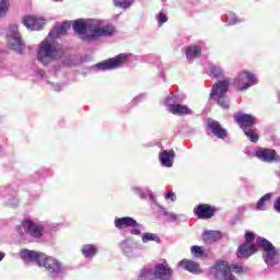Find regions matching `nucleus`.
Returning a JSON list of instances; mask_svg holds the SVG:
<instances>
[{"label":"nucleus","mask_w":280,"mask_h":280,"mask_svg":"<svg viewBox=\"0 0 280 280\" xmlns=\"http://www.w3.org/2000/svg\"><path fill=\"white\" fill-rule=\"evenodd\" d=\"M255 242V233L246 232L245 233V244H253Z\"/></svg>","instance_id":"f704fd0d"},{"label":"nucleus","mask_w":280,"mask_h":280,"mask_svg":"<svg viewBox=\"0 0 280 280\" xmlns=\"http://www.w3.org/2000/svg\"><path fill=\"white\" fill-rule=\"evenodd\" d=\"M168 110L172 113V115H177L179 117L184 115H194V110H191V108H189L187 105L183 104H171L168 106Z\"/></svg>","instance_id":"412c9836"},{"label":"nucleus","mask_w":280,"mask_h":280,"mask_svg":"<svg viewBox=\"0 0 280 280\" xmlns=\"http://www.w3.org/2000/svg\"><path fill=\"white\" fill-rule=\"evenodd\" d=\"M10 31L13 32L9 36V48L13 49V51H18V54H23L25 50V43L21 39V33H19L18 25H11Z\"/></svg>","instance_id":"6e6552de"},{"label":"nucleus","mask_w":280,"mask_h":280,"mask_svg":"<svg viewBox=\"0 0 280 280\" xmlns=\"http://www.w3.org/2000/svg\"><path fill=\"white\" fill-rule=\"evenodd\" d=\"M257 159H260V161H264V163H272L279 159V155L277 154V151L275 149H266L260 148L256 151Z\"/></svg>","instance_id":"dca6fc26"},{"label":"nucleus","mask_w":280,"mask_h":280,"mask_svg":"<svg viewBox=\"0 0 280 280\" xmlns=\"http://www.w3.org/2000/svg\"><path fill=\"white\" fill-rule=\"evenodd\" d=\"M207 126L209 130L212 132V135L217 137V139H226V137H229V132L226 131V129L222 127L220 121L214 120L212 118H208Z\"/></svg>","instance_id":"ddd939ff"},{"label":"nucleus","mask_w":280,"mask_h":280,"mask_svg":"<svg viewBox=\"0 0 280 280\" xmlns=\"http://www.w3.org/2000/svg\"><path fill=\"white\" fill-rule=\"evenodd\" d=\"M165 199L176 202V194L174 191H168L166 192Z\"/></svg>","instance_id":"e433bc0d"},{"label":"nucleus","mask_w":280,"mask_h":280,"mask_svg":"<svg viewBox=\"0 0 280 280\" xmlns=\"http://www.w3.org/2000/svg\"><path fill=\"white\" fill-rule=\"evenodd\" d=\"M5 257V253L0 252V261H2V259Z\"/></svg>","instance_id":"a19ab883"},{"label":"nucleus","mask_w":280,"mask_h":280,"mask_svg":"<svg viewBox=\"0 0 280 280\" xmlns=\"http://www.w3.org/2000/svg\"><path fill=\"white\" fill-rule=\"evenodd\" d=\"M210 72L214 78H222L224 70L215 65H210Z\"/></svg>","instance_id":"473e14b6"},{"label":"nucleus","mask_w":280,"mask_h":280,"mask_svg":"<svg viewBox=\"0 0 280 280\" xmlns=\"http://www.w3.org/2000/svg\"><path fill=\"white\" fill-rule=\"evenodd\" d=\"M222 238V234L218 231H206L202 234L203 242H218Z\"/></svg>","instance_id":"a878e982"},{"label":"nucleus","mask_w":280,"mask_h":280,"mask_svg":"<svg viewBox=\"0 0 280 280\" xmlns=\"http://www.w3.org/2000/svg\"><path fill=\"white\" fill-rule=\"evenodd\" d=\"M273 209L280 213V197L276 199V202L273 205Z\"/></svg>","instance_id":"4c0bfd02"},{"label":"nucleus","mask_w":280,"mask_h":280,"mask_svg":"<svg viewBox=\"0 0 280 280\" xmlns=\"http://www.w3.org/2000/svg\"><path fill=\"white\" fill-rule=\"evenodd\" d=\"M115 26L112 24H107L102 26V23L98 21H94V25L92 28V32L90 33V37H88V40H96V38H103V37H108L113 36L115 34Z\"/></svg>","instance_id":"423d86ee"},{"label":"nucleus","mask_w":280,"mask_h":280,"mask_svg":"<svg viewBox=\"0 0 280 280\" xmlns=\"http://www.w3.org/2000/svg\"><path fill=\"white\" fill-rule=\"evenodd\" d=\"M38 266L40 268H45V270L50 272L51 277H54V275H60V272H62V262L45 254H43L42 259H39Z\"/></svg>","instance_id":"0eeeda50"},{"label":"nucleus","mask_w":280,"mask_h":280,"mask_svg":"<svg viewBox=\"0 0 280 280\" xmlns=\"http://www.w3.org/2000/svg\"><path fill=\"white\" fill-rule=\"evenodd\" d=\"M158 21L160 25H163V23H167V15L163 14V12H160L158 15Z\"/></svg>","instance_id":"c9c22d12"},{"label":"nucleus","mask_w":280,"mask_h":280,"mask_svg":"<svg viewBox=\"0 0 280 280\" xmlns=\"http://www.w3.org/2000/svg\"><path fill=\"white\" fill-rule=\"evenodd\" d=\"M257 250H259L258 245L243 243L242 245L238 246L236 255L240 259H248V257H253V255H255Z\"/></svg>","instance_id":"2eb2a0df"},{"label":"nucleus","mask_w":280,"mask_h":280,"mask_svg":"<svg viewBox=\"0 0 280 280\" xmlns=\"http://www.w3.org/2000/svg\"><path fill=\"white\" fill-rule=\"evenodd\" d=\"M115 8H121L122 10H128L132 5V0H114Z\"/></svg>","instance_id":"c756f323"},{"label":"nucleus","mask_w":280,"mask_h":280,"mask_svg":"<svg viewBox=\"0 0 280 280\" xmlns=\"http://www.w3.org/2000/svg\"><path fill=\"white\" fill-rule=\"evenodd\" d=\"M160 209H163L165 211V208H163V207H160Z\"/></svg>","instance_id":"79ce46f5"},{"label":"nucleus","mask_w":280,"mask_h":280,"mask_svg":"<svg viewBox=\"0 0 280 280\" xmlns=\"http://www.w3.org/2000/svg\"><path fill=\"white\" fill-rule=\"evenodd\" d=\"M164 215H171V218H175L174 213H170L167 211H164Z\"/></svg>","instance_id":"ea45409f"},{"label":"nucleus","mask_w":280,"mask_h":280,"mask_svg":"<svg viewBox=\"0 0 280 280\" xmlns=\"http://www.w3.org/2000/svg\"><path fill=\"white\" fill-rule=\"evenodd\" d=\"M161 238L156 235V234H152V233H145L142 236V242L148 243V242H160Z\"/></svg>","instance_id":"72a5a7b5"},{"label":"nucleus","mask_w":280,"mask_h":280,"mask_svg":"<svg viewBox=\"0 0 280 280\" xmlns=\"http://www.w3.org/2000/svg\"><path fill=\"white\" fill-rule=\"evenodd\" d=\"M270 200H272V194L268 192L266 195H264L256 205V209H258V211H264V205L265 202H270Z\"/></svg>","instance_id":"cd10ccee"},{"label":"nucleus","mask_w":280,"mask_h":280,"mask_svg":"<svg viewBox=\"0 0 280 280\" xmlns=\"http://www.w3.org/2000/svg\"><path fill=\"white\" fill-rule=\"evenodd\" d=\"M200 54H202V48H200V46H188L186 49V58H188V60L200 56Z\"/></svg>","instance_id":"bb28decb"},{"label":"nucleus","mask_w":280,"mask_h":280,"mask_svg":"<svg viewBox=\"0 0 280 280\" xmlns=\"http://www.w3.org/2000/svg\"><path fill=\"white\" fill-rule=\"evenodd\" d=\"M130 233H131V235H141V230H139V229H132V230L130 231Z\"/></svg>","instance_id":"58836bf2"},{"label":"nucleus","mask_w":280,"mask_h":280,"mask_svg":"<svg viewBox=\"0 0 280 280\" xmlns=\"http://www.w3.org/2000/svg\"><path fill=\"white\" fill-rule=\"evenodd\" d=\"M69 30H71V22L66 21L60 26H56L54 31H50L49 36L50 38H60V36H66Z\"/></svg>","instance_id":"5701e85b"},{"label":"nucleus","mask_w":280,"mask_h":280,"mask_svg":"<svg viewBox=\"0 0 280 280\" xmlns=\"http://www.w3.org/2000/svg\"><path fill=\"white\" fill-rule=\"evenodd\" d=\"M172 275H174V270L171 269L167 262L165 264L159 262L158 265H155L154 272H153L154 279L170 280L172 279Z\"/></svg>","instance_id":"4468645a"},{"label":"nucleus","mask_w":280,"mask_h":280,"mask_svg":"<svg viewBox=\"0 0 280 280\" xmlns=\"http://www.w3.org/2000/svg\"><path fill=\"white\" fill-rule=\"evenodd\" d=\"M244 132L247 139L252 141V143H257L259 141V135L255 133V130L249 128L246 129Z\"/></svg>","instance_id":"7c9ffc66"},{"label":"nucleus","mask_w":280,"mask_h":280,"mask_svg":"<svg viewBox=\"0 0 280 280\" xmlns=\"http://www.w3.org/2000/svg\"><path fill=\"white\" fill-rule=\"evenodd\" d=\"M160 161H161L162 165H165V167H172V164L174 161V150L162 151L160 153Z\"/></svg>","instance_id":"b1692460"},{"label":"nucleus","mask_w":280,"mask_h":280,"mask_svg":"<svg viewBox=\"0 0 280 280\" xmlns=\"http://www.w3.org/2000/svg\"><path fill=\"white\" fill-rule=\"evenodd\" d=\"M232 272L242 275V272H244V268L235 264L229 266V262L224 260L218 261L213 267L210 268V273L212 277H214V279L235 280V276H233Z\"/></svg>","instance_id":"f03ea898"},{"label":"nucleus","mask_w":280,"mask_h":280,"mask_svg":"<svg viewBox=\"0 0 280 280\" xmlns=\"http://www.w3.org/2000/svg\"><path fill=\"white\" fill-rule=\"evenodd\" d=\"M234 84L238 91H246V89H250V86L257 84V82L255 81V74H253V72L245 71L237 75Z\"/></svg>","instance_id":"9d476101"},{"label":"nucleus","mask_w":280,"mask_h":280,"mask_svg":"<svg viewBox=\"0 0 280 280\" xmlns=\"http://www.w3.org/2000/svg\"><path fill=\"white\" fill-rule=\"evenodd\" d=\"M22 24L27 30H32L33 32H40L43 27H45V20L35 15H25L22 19Z\"/></svg>","instance_id":"9b49d317"},{"label":"nucleus","mask_w":280,"mask_h":280,"mask_svg":"<svg viewBox=\"0 0 280 280\" xmlns=\"http://www.w3.org/2000/svg\"><path fill=\"white\" fill-rule=\"evenodd\" d=\"M8 10H10V1L0 0V18L5 16V14H8Z\"/></svg>","instance_id":"2f4dec72"},{"label":"nucleus","mask_w":280,"mask_h":280,"mask_svg":"<svg viewBox=\"0 0 280 280\" xmlns=\"http://www.w3.org/2000/svg\"><path fill=\"white\" fill-rule=\"evenodd\" d=\"M178 267L184 268V270H187L188 272H192V275H200L202 272V269H200V264L194 260L183 259L179 261Z\"/></svg>","instance_id":"aec40b11"},{"label":"nucleus","mask_w":280,"mask_h":280,"mask_svg":"<svg viewBox=\"0 0 280 280\" xmlns=\"http://www.w3.org/2000/svg\"><path fill=\"white\" fill-rule=\"evenodd\" d=\"M94 25V20L79 19L73 22L72 27L75 34H78V36H80L81 39L85 40L86 43H91V39H88L91 37V34H88V32L89 30L93 32Z\"/></svg>","instance_id":"39448f33"},{"label":"nucleus","mask_w":280,"mask_h":280,"mask_svg":"<svg viewBox=\"0 0 280 280\" xmlns=\"http://www.w3.org/2000/svg\"><path fill=\"white\" fill-rule=\"evenodd\" d=\"M81 252L88 259H91L97 255V247L93 244H86L83 245Z\"/></svg>","instance_id":"393cba45"},{"label":"nucleus","mask_w":280,"mask_h":280,"mask_svg":"<svg viewBox=\"0 0 280 280\" xmlns=\"http://www.w3.org/2000/svg\"><path fill=\"white\" fill-rule=\"evenodd\" d=\"M190 253L191 255H194V257H197L198 259H202V257H205V247L194 245L190 248Z\"/></svg>","instance_id":"c85d7f7f"},{"label":"nucleus","mask_w":280,"mask_h":280,"mask_svg":"<svg viewBox=\"0 0 280 280\" xmlns=\"http://www.w3.org/2000/svg\"><path fill=\"white\" fill-rule=\"evenodd\" d=\"M128 60V55L119 54L114 58H109L103 62L96 65L97 69H102V71H106L108 69H117L119 67H124Z\"/></svg>","instance_id":"1a4fd4ad"},{"label":"nucleus","mask_w":280,"mask_h":280,"mask_svg":"<svg viewBox=\"0 0 280 280\" xmlns=\"http://www.w3.org/2000/svg\"><path fill=\"white\" fill-rule=\"evenodd\" d=\"M25 233H28V235H32V237H42L43 231L40 228H38L34 222L32 221H24L22 224Z\"/></svg>","instance_id":"4be33fe9"},{"label":"nucleus","mask_w":280,"mask_h":280,"mask_svg":"<svg viewBox=\"0 0 280 280\" xmlns=\"http://www.w3.org/2000/svg\"><path fill=\"white\" fill-rule=\"evenodd\" d=\"M65 57V49L60 45L42 42L37 49V60L42 65H49L51 60H60Z\"/></svg>","instance_id":"f257e3e1"},{"label":"nucleus","mask_w":280,"mask_h":280,"mask_svg":"<svg viewBox=\"0 0 280 280\" xmlns=\"http://www.w3.org/2000/svg\"><path fill=\"white\" fill-rule=\"evenodd\" d=\"M215 207L209 205V203H200L197 206V208L194 210L195 215L199 220H211L213 215H215Z\"/></svg>","instance_id":"f8f14e48"},{"label":"nucleus","mask_w":280,"mask_h":280,"mask_svg":"<svg viewBox=\"0 0 280 280\" xmlns=\"http://www.w3.org/2000/svg\"><path fill=\"white\" fill-rule=\"evenodd\" d=\"M256 244L258 248H261L264 250L265 262L267 264V266H275V264L279 261V250L277 249V247H275V245H272V243H270V241L258 236Z\"/></svg>","instance_id":"20e7f679"},{"label":"nucleus","mask_w":280,"mask_h":280,"mask_svg":"<svg viewBox=\"0 0 280 280\" xmlns=\"http://www.w3.org/2000/svg\"><path fill=\"white\" fill-rule=\"evenodd\" d=\"M114 224L116 229H119V230L128 229L130 226L136 229V226H139V223L137 222V220L130 217H122V218L115 219Z\"/></svg>","instance_id":"6ab92c4d"},{"label":"nucleus","mask_w":280,"mask_h":280,"mask_svg":"<svg viewBox=\"0 0 280 280\" xmlns=\"http://www.w3.org/2000/svg\"><path fill=\"white\" fill-rule=\"evenodd\" d=\"M234 121L242 128L243 132L255 126V118L248 114H238L234 116Z\"/></svg>","instance_id":"f3484780"},{"label":"nucleus","mask_w":280,"mask_h":280,"mask_svg":"<svg viewBox=\"0 0 280 280\" xmlns=\"http://www.w3.org/2000/svg\"><path fill=\"white\" fill-rule=\"evenodd\" d=\"M229 86H231V79H224L213 84L210 97L217 100V104L221 108L229 109V98L226 93H229Z\"/></svg>","instance_id":"7ed1b4c3"},{"label":"nucleus","mask_w":280,"mask_h":280,"mask_svg":"<svg viewBox=\"0 0 280 280\" xmlns=\"http://www.w3.org/2000/svg\"><path fill=\"white\" fill-rule=\"evenodd\" d=\"M44 253L30 250V249H22L20 252V257L23 261H37L39 265L40 259H43Z\"/></svg>","instance_id":"a211bd4d"}]
</instances>
